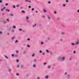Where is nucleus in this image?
Returning a JSON list of instances; mask_svg holds the SVG:
<instances>
[{
  "instance_id": "1",
  "label": "nucleus",
  "mask_w": 79,
  "mask_h": 79,
  "mask_svg": "<svg viewBox=\"0 0 79 79\" xmlns=\"http://www.w3.org/2000/svg\"><path fill=\"white\" fill-rule=\"evenodd\" d=\"M76 45V44H74V43H71V45H72V46H74V45Z\"/></svg>"
},
{
  "instance_id": "2",
  "label": "nucleus",
  "mask_w": 79,
  "mask_h": 79,
  "mask_svg": "<svg viewBox=\"0 0 79 79\" xmlns=\"http://www.w3.org/2000/svg\"><path fill=\"white\" fill-rule=\"evenodd\" d=\"M79 44V41H78L77 42H76V44H76V45H78Z\"/></svg>"
},
{
  "instance_id": "3",
  "label": "nucleus",
  "mask_w": 79,
  "mask_h": 79,
  "mask_svg": "<svg viewBox=\"0 0 79 79\" xmlns=\"http://www.w3.org/2000/svg\"><path fill=\"white\" fill-rule=\"evenodd\" d=\"M5 7H4L3 9H2L1 10L2 11H3V10H5Z\"/></svg>"
},
{
  "instance_id": "4",
  "label": "nucleus",
  "mask_w": 79,
  "mask_h": 79,
  "mask_svg": "<svg viewBox=\"0 0 79 79\" xmlns=\"http://www.w3.org/2000/svg\"><path fill=\"white\" fill-rule=\"evenodd\" d=\"M67 78H69V77H70V75H67Z\"/></svg>"
},
{
  "instance_id": "5",
  "label": "nucleus",
  "mask_w": 79,
  "mask_h": 79,
  "mask_svg": "<svg viewBox=\"0 0 79 79\" xmlns=\"http://www.w3.org/2000/svg\"><path fill=\"white\" fill-rule=\"evenodd\" d=\"M25 2H28L29 3H31V1H28V0H25Z\"/></svg>"
},
{
  "instance_id": "6",
  "label": "nucleus",
  "mask_w": 79,
  "mask_h": 79,
  "mask_svg": "<svg viewBox=\"0 0 79 79\" xmlns=\"http://www.w3.org/2000/svg\"><path fill=\"white\" fill-rule=\"evenodd\" d=\"M65 59V58L64 57H63L62 58V60H64Z\"/></svg>"
},
{
  "instance_id": "7",
  "label": "nucleus",
  "mask_w": 79,
  "mask_h": 79,
  "mask_svg": "<svg viewBox=\"0 0 79 79\" xmlns=\"http://www.w3.org/2000/svg\"><path fill=\"white\" fill-rule=\"evenodd\" d=\"M26 19H29V17H28V16H26Z\"/></svg>"
},
{
  "instance_id": "8",
  "label": "nucleus",
  "mask_w": 79,
  "mask_h": 79,
  "mask_svg": "<svg viewBox=\"0 0 79 79\" xmlns=\"http://www.w3.org/2000/svg\"><path fill=\"white\" fill-rule=\"evenodd\" d=\"M43 11L44 13H46V10H45V9H43Z\"/></svg>"
},
{
  "instance_id": "9",
  "label": "nucleus",
  "mask_w": 79,
  "mask_h": 79,
  "mask_svg": "<svg viewBox=\"0 0 79 79\" xmlns=\"http://www.w3.org/2000/svg\"><path fill=\"white\" fill-rule=\"evenodd\" d=\"M4 56L5 57V58H6L7 59H8V57L7 56Z\"/></svg>"
},
{
  "instance_id": "10",
  "label": "nucleus",
  "mask_w": 79,
  "mask_h": 79,
  "mask_svg": "<svg viewBox=\"0 0 79 79\" xmlns=\"http://www.w3.org/2000/svg\"><path fill=\"white\" fill-rule=\"evenodd\" d=\"M11 70H10V69H8V71L9 72H10V71H11Z\"/></svg>"
},
{
  "instance_id": "11",
  "label": "nucleus",
  "mask_w": 79,
  "mask_h": 79,
  "mask_svg": "<svg viewBox=\"0 0 79 79\" xmlns=\"http://www.w3.org/2000/svg\"><path fill=\"white\" fill-rule=\"evenodd\" d=\"M45 78H47V79H48V76H45Z\"/></svg>"
},
{
  "instance_id": "12",
  "label": "nucleus",
  "mask_w": 79,
  "mask_h": 79,
  "mask_svg": "<svg viewBox=\"0 0 79 79\" xmlns=\"http://www.w3.org/2000/svg\"><path fill=\"white\" fill-rule=\"evenodd\" d=\"M33 61H34V62L37 61V60H36V59H34Z\"/></svg>"
},
{
  "instance_id": "13",
  "label": "nucleus",
  "mask_w": 79,
  "mask_h": 79,
  "mask_svg": "<svg viewBox=\"0 0 79 79\" xmlns=\"http://www.w3.org/2000/svg\"><path fill=\"white\" fill-rule=\"evenodd\" d=\"M0 34H1V35H2V32L0 31Z\"/></svg>"
},
{
  "instance_id": "14",
  "label": "nucleus",
  "mask_w": 79,
  "mask_h": 79,
  "mask_svg": "<svg viewBox=\"0 0 79 79\" xmlns=\"http://www.w3.org/2000/svg\"><path fill=\"white\" fill-rule=\"evenodd\" d=\"M46 52H47V53H49V51H48V50H46Z\"/></svg>"
},
{
  "instance_id": "15",
  "label": "nucleus",
  "mask_w": 79,
  "mask_h": 79,
  "mask_svg": "<svg viewBox=\"0 0 79 79\" xmlns=\"http://www.w3.org/2000/svg\"><path fill=\"white\" fill-rule=\"evenodd\" d=\"M20 5L19 4L17 6H16V7H19V6H20Z\"/></svg>"
},
{
  "instance_id": "16",
  "label": "nucleus",
  "mask_w": 79,
  "mask_h": 79,
  "mask_svg": "<svg viewBox=\"0 0 79 79\" xmlns=\"http://www.w3.org/2000/svg\"><path fill=\"white\" fill-rule=\"evenodd\" d=\"M61 34H64V32H61Z\"/></svg>"
},
{
  "instance_id": "17",
  "label": "nucleus",
  "mask_w": 79,
  "mask_h": 79,
  "mask_svg": "<svg viewBox=\"0 0 79 79\" xmlns=\"http://www.w3.org/2000/svg\"><path fill=\"white\" fill-rule=\"evenodd\" d=\"M6 11H8V12H9V11H10V10L6 9Z\"/></svg>"
},
{
  "instance_id": "18",
  "label": "nucleus",
  "mask_w": 79,
  "mask_h": 79,
  "mask_svg": "<svg viewBox=\"0 0 79 79\" xmlns=\"http://www.w3.org/2000/svg\"><path fill=\"white\" fill-rule=\"evenodd\" d=\"M42 55H45V53H44V52H43L42 53Z\"/></svg>"
},
{
  "instance_id": "19",
  "label": "nucleus",
  "mask_w": 79,
  "mask_h": 79,
  "mask_svg": "<svg viewBox=\"0 0 79 79\" xmlns=\"http://www.w3.org/2000/svg\"><path fill=\"white\" fill-rule=\"evenodd\" d=\"M22 12H23V13H25V12L23 10H22Z\"/></svg>"
},
{
  "instance_id": "20",
  "label": "nucleus",
  "mask_w": 79,
  "mask_h": 79,
  "mask_svg": "<svg viewBox=\"0 0 79 79\" xmlns=\"http://www.w3.org/2000/svg\"><path fill=\"white\" fill-rule=\"evenodd\" d=\"M14 15L13 14H11V16H13Z\"/></svg>"
},
{
  "instance_id": "21",
  "label": "nucleus",
  "mask_w": 79,
  "mask_h": 79,
  "mask_svg": "<svg viewBox=\"0 0 79 79\" xmlns=\"http://www.w3.org/2000/svg\"><path fill=\"white\" fill-rule=\"evenodd\" d=\"M6 21H8V22H9V21H9V19H6Z\"/></svg>"
},
{
  "instance_id": "22",
  "label": "nucleus",
  "mask_w": 79,
  "mask_h": 79,
  "mask_svg": "<svg viewBox=\"0 0 79 79\" xmlns=\"http://www.w3.org/2000/svg\"><path fill=\"white\" fill-rule=\"evenodd\" d=\"M16 76H19V73H16Z\"/></svg>"
},
{
  "instance_id": "23",
  "label": "nucleus",
  "mask_w": 79,
  "mask_h": 79,
  "mask_svg": "<svg viewBox=\"0 0 79 79\" xmlns=\"http://www.w3.org/2000/svg\"><path fill=\"white\" fill-rule=\"evenodd\" d=\"M40 53H42V51H40L39 52Z\"/></svg>"
},
{
  "instance_id": "24",
  "label": "nucleus",
  "mask_w": 79,
  "mask_h": 79,
  "mask_svg": "<svg viewBox=\"0 0 79 79\" xmlns=\"http://www.w3.org/2000/svg\"><path fill=\"white\" fill-rule=\"evenodd\" d=\"M45 64H47V63H44V65H45Z\"/></svg>"
},
{
  "instance_id": "25",
  "label": "nucleus",
  "mask_w": 79,
  "mask_h": 79,
  "mask_svg": "<svg viewBox=\"0 0 79 79\" xmlns=\"http://www.w3.org/2000/svg\"><path fill=\"white\" fill-rule=\"evenodd\" d=\"M48 19H50V17L48 16Z\"/></svg>"
},
{
  "instance_id": "26",
  "label": "nucleus",
  "mask_w": 79,
  "mask_h": 79,
  "mask_svg": "<svg viewBox=\"0 0 79 79\" xmlns=\"http://www.w3.org/2000/svg\"><path fill=\"white\" fill-rule=\"evenodd\" d=\"M15 39V37H12V38H11V39Z\"/></svg>"
},
{
  "instance_id": "27",
  "label": "nucleus",
  "mask_w": 79,
  "mask_h": 79,
  "mask_svg": "<svg viewBox=\"0 0 79 79\" xmlns=\"http://www.w3.org/2000/svg\"><path fill=\"white\" fill-rule=\"evenodd\" d=\"M13 27L14 28V29H15V28H16V27H15V26H14Z\"/></svg>"
},
{
  "instance_id": "28",
  "label": "nucleus",
  "mask_w": 79,
  "mask_h": 79,
  "mask_svg": "<svg viewBox=\"0 0 79 79\" xmlns=\"http://www.w3.org/2000/svg\"><path fill=\"white\" fill-rule=\"evenodd\" d=\"M20 68H22V65L20 66Z\"/></svg>"
},
{
  "instance_id": "29",
  "label": "nucleus",
  "mask_w": 79,
  "mask_h": 79,
  "mask_svg": "<svg viewBox=\"0 0 79 79\" xmlns=\"http://www.w3.org/2000/svg\"><path fill=\"white\" fill-rule=\"evenodd\" d=\"M19 61V60H16V62H18Z\"/></svg>"
},
{
  "instance_id": "30",
  "label": "nucleus",
  "mask_w": 79,
  "mask_h": 79,
  "mask_svg": "<svg viewBox=\"0 0 79 79\" xmlns=\"http://www.w3.org/2000/svg\"><path fill=\"white\" fill-rule=\"evenodd\" d=\"M34 9L32 8V11H34Z\"/></svg>"
},
{
  "instance_id": "31",
  "label": "nucleus",
  "mask_w": 79,
  "mask_h": 79,
  "mask_svg": "<svg viewBox=\"0 0 79 79\" xmlns=\"http://www.w3.org/2000/svg\"><path fill=\"white\" fill-rule=\"evenodd\" d=\"M19 31H22V29H21L19 28Z\"/></svg>"
},
{
  "instance_id": "32",
  "label": "nucleus",
  "mask_w": 79,
  "mask_h": 79,
  "mask_svg": "<svg viewBox=\"0 0 79 79\" xmlns=\"http://www.w3.org/2000/svg\"><path fill=\"white\" fill-rule=\"evenodd\" d=\"M18 42V40H17L15 41V43H16V42Z\"/></svg>"
},
{
  "instance_id": "33",
  "label": "nucleus",
  "mask_w": 79,
  "mask_h": 79,
  "mask_svg": "<svg viewBox=\"0 0 79 79\" xmlns=\"http://www.w3.org/2000/svg\"><path fill=\"white\" fill-rule=\"evenodd\" d=\"M34 56V54H33V55L32 56Z\"/></svg>"
},
{
  "instance_id": "34",
  "label": "nucleus",
  "mask_w": 79,
  "mask_h": 79,
  "mask_svg": "<svg viewBox=\"0 0 79 79\" xmlns=\"http://www.w3.org/2000/svg\"><path fill=\"white\" fill-rule=\"evenodd\" d=\"M2 0H0V3H2Z\"/></svg>"
},
{
  "instance_id": "35",
  "label": "nucleus",
  "mask_w": 79,
  "mask_h": 79,
  "mask_svg": "<svg viewBox=\"0 0 79 79\" xmlns=\"http://www.w3.org/2000/svg\"><path fill=\"white\" fill-rule=\"evenodd\" d=\"M13 7L14 8H16V7H15V6H14Z\"/></svg>"
},
{
  "instance_id": "36",
  "label": "nucleus",
  "mask_w": 79,
  "mask_h": 79,
  "mask_svg": "<svg viewBox=\"0 0 79 79\" xmlns=\"http://www.w3.org/2000/svg\"><path fill=\"white\" fill-rule=\"evenodd\" d=\"M36 26V25L35 24V26H33V27H34V26Z\"/></svg>"
},
{
  "instance_id": "37",
  "label": "nucleus",
  "mask_w": 79,
  "mask_h": 79,
  "mask_svg": "<svg viewBox=\"0 0 79 79\" xmlns=\"http://www.w3.org/2000/svg\"><path fill=\"white\" fill-rule=\"evenodd\" d=\"M73 53H76V51H74L73 52Z\"/></svg>"
},
{
  "instance_id": "38",
  "label": "nucleus",
  "mask_w": 79,
  "mask_h": 79,
  "mask_svg": "<svg viewBox=\"0 0 79 79\" xmlns=\"http://www.w3.org/2000/svg\"><path fill=\"white\" fill-rule=\"evenodd\" d=\"M31 6H28V7L29 8H31Z\"/></svg>"
},
{
  "instance_id": "39",
  "label": "nucleus",
  "mask_w": 79,
  "mask_h": 79,
  "mask_svg": "<svg viewBox=\"0 0 79 79\" xmlns=\"http://www.w3.org/2000/svg\"><path fill=\"white\" fill-rule=\"evenodd\" d=\"M27 40H30V39H29V38Z\"/></svg>"
},
{
  "instance_id": "40",
  "label": "nucleus",
  "mask_w": 79,
  "mask_h": 79,
  "mask_svg": "<svg viewBox=\"0 0 79 79\" xmlns=\"http://www.w3.org/2000/svg\"><path fill=\"white\" fill-rule=\"evenodd\" d=\"M5 5H6V6H8V4L6 3V4H5Z\"/></svg>"
},
{
  "instance_id": "41",
  "label": "nucleus",
  "mask_w": 79,
  "mask_h": 79,
  "mask_svg": "<svg viewBox=\"0 0 79 79\" xmlns=\"http://www.w3.org/2000/svg\"><path fill=\"white\" fill-rule=\"evenodd\" d=\"M16 51V52H17V53H19L18 51Z\"/></svg>"
},
{
  "instance_id": "42",
  "label": "nucleus",
  "mask_w": 79,
  "mask_h": 79,
  "mask_svg": "<svg viewBox=\"0 0 79 79\" xmlns=\"http://www.w3.org/2000/svg\"><path fill=\"white\" fill-rule=\"evenodd\" d=\"M37 79H40V78H39V77H37Z\"/></svg>"
},
{
  "instance_id": "43",
  "label": "nucleus",
  "mask_w": 79,
  "mask_h": 79,
  "mask_svg": "<svg viewBox=\"0 0 79 79\" xmlns=\"http://www.w3.org/2000/svg\"><path fill=\"white\" fill-rule=\"evenodd\" d=\"M27 47H30V46L29 45H27Z\"/></svg>"
},
{
  "instance_id": "44",
  "label": "nucleus",
  "mask_w": 79,
  "mask_h": 79,
  "mask_svg": "<svg viewBox=\"0 0 79 79\" xmlns=\"http://www.w3.org/2000/svg\"><path fill=\"white\" fill-rule=\"evenodd\" d=\"M41 44H43V42H41Z\"/></svg>"
},
{
  "instance_id": "45",
  "label": "nucleus",
  "mask_w": 79,
  "mask_h": 79,
  "mask_svg": "<svg viewBox=\"0 0 79 79\" xmlns=\"http://www.w3.org/2000/svg\"><path fill=\"white\" fill-rule=\"evenodd\" d=\"M66 2H68V1L66 0Z\"/></svg>"
},
{
  "instance_id": "46",
  "label": "nucleus",
  "mask_w": 79,
  "mask_h": 79,
  "mask_svg": "<svg viewBox=\"0 0 79 79\" xmlns=\"http://www.w3.org/2000/svg\"><path fill=\"white\" fill-rule=\"evenodd\" d=\"M65 75L67 74V73H66V72L65 73Z\"/></svg>"
},
{
  "instance_id": "47",
  "label": "nucleus",
  "mask_w": 79,
  "mask_h": 79,
  "mask_svg": "<svg viewBox=\"0 0 79 79\" xmlns=\"http://www.w3.org/2000/svg\"><path fill=\"white\" fill-rule=\"evenodd\" d=\"M51 3V2H48V3Z\"/></svg>"
},
{
  "instance_id": "48",
  "label": "nucleus",
  "mask_w": 79,
  "mask_h": 79,
  "mask_svg": "<svg viewBox=\"0 0 79 79\" xmlns=\"http://www.w3.org/2000/svg\"><path fill=\"white\" fill-rule=\"evenodd\" d=\"M4 23H5V24H6V22H4Z\"/></svg>"
},
{
  "instance_id": "49",
  "label": "nucleus",
  "mask_w": 79,
  "mask_h": 79,
  "mask_svg": "<svg viewBox=\"0 0 79 79\" xmlns=\"http://www.w3.org/2000/svg\"><path fill=\"white\" fill-rule=\"evenodd\" d=\"M33 67H35V65H33Z\"/></svg>"
},
{
  "instance_id": "50",
  "label": "nucleus",
  "mask_w": 79,
  "mask_h": 79,
  "mask_svg": "<svg viewBox=\"0 0 79 79\" xmlns=\"http://www.w3.org/2000/svg\"><path fill=\"white\" fill-rule=\"evenodd\" d=\"M54 13H55V14H56V11H55L54 12Z\"/></svg>"
},
{
  "instance_id": "51",
  "label": "nucleus",
  "mask_w": 79,
  "mask_h": 79,
  "mask_svg": "<svg viewBox=\"0 0 79 79\" xmlns=\"http://www.w3.org/2000/svg\"><path fill=\"white\" fill-rule=\"evenodd\" d=\"M51 68V67H50V66H49L48 67V68Z\"/></svg>"
},
{
  "instance_id": "52",
  "label": "nucleus",
  "mask_w": 79,
  "mask_h": 79,
  "mask_svg": "<svg viewBox=\"0 0 79 79\" xmlns=\"http://www.w3.org/2000/svg\"><path fill=\"white\" fill-rule=\"evenodd\" d=\"M63 6H65V4H63Z\"/></svg>"
},
{
  "instance_id": "53",
  "label": "nucleus",
  "mask_w": 79,
  "mask_h": 79,
  "mask_svg": "<svg viewBox=\"0 0 79 79\" xmlns=\"http://www.w3.org/2000/svg\"><path fill=\"white\" fill-rule=\"evenodd\" d=\"M77 12H79V10H78L77 11Z\"/></svg>"
},
{
  "instance_id": "54",
  "label": "nucleus",
  "mask_w": 79,
  "mask_h": 79,
  "mask_svg": "<svg viewBox=\"0 0 79 79\" xmlns=\"http://www.w3.org/2000/svg\"><path fill=\"white\" fill-rule=\"evenodd\" d=\"M14 54H12V56H14Z\"/></svg>"
},
{
  "instance_id": "55",
  "label": "nucleus",
  "mask_w": 79,
  "mask_h": 79,
  "mask_svg": "<svg viewBox=\"0 0 79 79\" xmlns=\"http://www.w3.org/2000/svg\"><path fill=\"white\" fill-rule=\"evenodd\" d=\"M60 41H62V39H60Z\"/></svg>"
},
{
  "instance_id": "56",
  "label": "nucleus",
  "mask_w": 79,
  "mask_h": 79,
  "mask_svg": "<svg viewBox=\"0 0 79 79\" xmlns=\"http://www.w3.org/2000/svg\"><path fill=\"white\" fill-rule=\"evenodd\" d=\"M35 12L36 13H37V11H36Z\"/></svg>"
},
{
  "instance_id": "57",
  "label": "nucleus",
  "mask_w": 79,
  "mask_h": 79,
  "mask_svg": "<svg viewBox=\"0 0 79 79\" xmlns=\"http://www.w3.org/2000/svg\"><path fill=\"white\" fill-rule=\"evenodd\" d=\"M18 67H19V65H18Z\"/></svg>"
},
{
  "instance_id": "58",
  "label": "nucleus",
  "mask_w": 79,
  "mask_h": 79,
  "mask_svg": "<svg viewBox=\"0 0 79 79\" xmlns=\"http://www.w3.org/2000/svg\"><path fill=\"white\" fill-rule=\"evenodd\" d=\"M7 34L8 35H9V33H8Z\"/></svg>"
},
{
  "instance_id": "59",
  "label": "nucleus",
  "mask_w": 79,
  "mask_h": 79,
  "mask_svg": "<svg viewBox=\"0 0 79 79\" xmlns=\"http://www.w3.org/2000/svg\"><path fill=\"white\" fill-rule=\"evenodd\" d=\"M71 59H70V60H71Z\"/></svg>"
},
{
  "instance_id": "60",
  "label": "nucleus",
  "mask_w": 79,
  "mask_h": 79,
  "mask_svg": "<svg viewBox=\"0 0 79 79\" xmlns=\"http://www.w3.org/2000/svg\"><path fill=\"white\" fill-rule=\"evenodd\" d=\"M23 31V32H24V31Z\"/></svg>"
},
{
  "instance_id": "61",
  "label": "nucleus",
  "mask_w": 79,
  "mask_h": 79,
  "mask_svg": "<svg viewBox=\"0 0 79 79\" xmlns=\"http://www.w3.org/2000/svg\"><path fill=\"white\" fill-rule=\"evenodd\" d=\"M2 15H3V14H2Z\"/></svg>"
},
{
  "instance_id": "62",
  "label": "nucleus",
  "mask_w": 79,
  "mask_h": 79,
  "mask_svg": "<svg viewBox=\"0 0 79 79\" xmlns=\"http://www.w3.org/2000/svg\"><path fill=\"white\" fill-rule=\"evenodd\" d=\"M0 61H1V60H0Z\"/></svg>"
}]
</instances>
